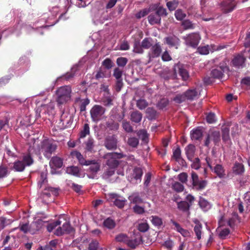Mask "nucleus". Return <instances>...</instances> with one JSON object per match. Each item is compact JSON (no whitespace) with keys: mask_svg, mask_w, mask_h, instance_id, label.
<instances>
[{"mask_svg":"<svg viewBox=\"0 0 250 250\" xmlns=\"http://www.w3.org/2000/svg\"><path fill=\"white\" fill-rule=\"evenodd\" d=\"M36 151L38 154L42 153L44 157L50 158L57 148V143L52 140L44 139L40 144L36 143Z\"/></svg>","mask_w":250,"mask_h":250,"instance_id":"nucleus-1","label":"nucleus"},{"mask_svg":"<svg viewBox=\"0 0 250 250\" xmlns=\"http://www.w3.org/2000/svg\"><path fill=\"white\" fill-rule=\"evenodd\" d=\"M71 87L69 85L61 86L56 91L57 102L59 104H65L71 99Z\"/></svg>","mask_w":250,"mask_h":250,"instance_id":"nucleus-2","label":"nucleus"},{"mask_svg":"<svg viewBox=\"0 0 250 250\" xmlns=\"http://www.w3.org/2000/svg\"><path fill=\"white\" fill-rule=\"evenodd\" d=\"M36 143L34 142L32 146H30L27 152L23 154L21 161L26 167L31 166L34 162L35 157L38 155L36 151Z\"/></svg>","mask_w":250,"mask_h":250,"instance_id":"nucleus-3","label":"nucleus"},{"mask_svg":"<svg viewBox=\"0 0 250 250\" xmlns=\"http://www.w3.org/2000/svg\"><path fill=\"white\" fill-rule=\"evenodd\" d=\"M185 41V43L187 46L196 48L201 39V37L198 33L194 32L187 35L183 38Z\"/></svg>","mask_w":250,"mask_h":250,"instance_id":"nucleus-4","label":"nucleus"},{"mask_svg":"<svg viewBox=\"0 0 250 250\" xmlns=\"http://www.w3.org/2000/svg\"><path fill=\"white\" fill-rule=\"evenodd\" d=\"M54 107L50 104H42L36 110V117L37 118L42 117L46 118L47 116L53 114Z\"/></svg>","mask_w":250,"mask_h":250,"instance_id":"nucleus-5","label":"nucleus"},{"mask_svg":"<svg viewBox=\"0 0 250 250\" xmlns=\"http://www.w3.org/2000/svg\"><path fill=\"white\" fill-rule=\"evenodd\" d=\"M105 109L100 105H94L90 111L92 120L95 122L99 121L104 114Z\"/></svg>","mask_w":250,"mask_h":250,"instance_id":"nucleus-6","label":"nucleus"},{"mask_svg":"<svg viewBox=\"0 0 250 250\" xmlns=\"http://www.w3.org/2000/svg\"><path fill=\"white\" fill-rule=\"evenodd\" d=\"M162 52V48L160 42H156L152 46L149 51L148 52V62H151L155 58L159 57L161 56Z\"/></svg>","mask_w":250,"mask_h":250,"instance_id":"nucleus-7","label":"nucleus"},{"mask_svg":"<svg viewBox=\"0 0 250 250\" xmlns=\"http://www.w3.org/2000/svg\"><path fill=\"white\" fill-rule=\"evenodd\" d=\"M107 197L109 201L113 202L114 205L120 208H124L126 202V200L124 197L116 193H109Z\"/></svg>","mask_w":250,"mask_h":250,"instance_id":"nucleus-8","label":"nucleus"},{"mask_svg":"<svg viewBox=\"0 0 250 250\" xmlns=\"http://www.w3.org/2000/svg\"><path fill=\"white\" fill-rule=\"evenodd\" d=\"M74 231V229L71 226L70 222L65 221L62 227H59L54 231V234L58 236L64 234H70Z\"/></svg>","mask_w":250,"mask_h":250,"instance_id":"nucleus-9","label":"nucleus"},{"mask_svg":"<svg viewBox=\"0 0 250 250\" xmlns=\"http://www.w3.org/2000/svg\"><path fill=\"white\" fill-rule=\"evenodd\" d=\"M206 161L208 166L211 169L212 172L215 173L219 178H223L225 175V169L223 166L220 164H217L214 167L212 166V161L209 157L206 158Z\"/></svg>","mask_w":250,"mask_h":250,"instance_id":"nucleus-10","label":"nucleus"},{"mask_svg":"<svg viewBox=\"0 0 250 250\" xmlns=\"http://www.w3.org/2000/svg\"><path fill=\"white\" fill-rule=\"evenodd\" d=\"M192 185L194 188L200 190L204 189L207 186V182L206 180H199L198 175L194 171H192L191 173Z\"/></svg>","mask_w":250,"mask_h":250,"instance_id":"nucleus-11","label":"nucleus"},{"mask_svg":"<svg viewBox=\"0 0 250 250\" xmlns=\"http://www.w3.org/2000/svg\"><path fill=\"white\" fill-rule=\"evenodd\" d=\"M246 57L242 54H238L235 55L231 60L232 65L236 68L242 69L246 66Z\"/></svg>","mask_w":250,"mask_h":250,"instance_id":"nucleus-12","label":"nucleus"},{"mask_svg":"<svg viewBox=\"0 0 250 250\" xmlns=\"http://www.w3.org/2000/svg\"><path fill=\"white\" fill-rule=\"evenodd\" d=\"M236 4L235 0H224L220 3V6L221 11L227 14L232 12L235 9Z\"/></svg>","mask_w":250,"mask_h":250,"instance_id":"nucleus-13","label":"nucleus"},{"mask_svg":"<svg viewBox=\"0 0 250 250\" xmlns=\"http://www.w3.org/2000/svg\"><path fill=\"white\" fill-rule=\"evenodd\" d=\"M210 141H212L215 145L220 142V133L219 131H210L208 132L205 141V146L208 147Z\"/></svg>","mask_w":250,"mask_h":250,"instance_id":"nucleus-14","label":"nucleus"},{"mask_svg":"<svg viewBox=\"0 0 250 250\" xmlns=\"http://www.w3.org/2000/svg\"><path fill=\"white\" fill-rule=\"evenodd\" d=\"M164 41L165 43L167 44L170 48L174 47L176 49H178L180 43V39L174 35L165 37L164 39Z\"/></svg>","mask_w":250,"mask_h":250,"instance_id":"nucleus-15","label":"nucleus"},{"mask_svg":"<svg viewBox=\"0 0 250 250\" xmlns=\"http://www.w3.org/2000/svg\"><path fill=\"white\" fill-rule=\"evenodd\" d=\"M104 145L108 150H115L117 147V140L115 135L107 136L104 141Z\"/></svg>","mask_w":250,"mask_h":250,"instance_id":"nucleus-16","label":"nucleus"},{"mask_svg":"<svg viewBox=\"0 0 250 250\" xmlns=\"http://www.w3.org/2000/svg\"><path fill=\"white\" fill-rule=\"evenodd\" d=\"M173 71L175 74L178 73L184 81L187 80L189 77L188 71L184 68L183 65L181 64H177L175 65Z\"/></svg>","mask_w":250,"mask_h":250,"instance_id":"nucleus-17","label":"nucleus"},{"mask_svg":"<svg viewBox=\"0 0 250 250\" xmlns=\"http://www.w3.org/2000/svg\"><path fill=\"white\" fill-rule=\"evenodd\" d=\"M61 122L64 128L71 126L73 122V117L68 113H63L61 117Z\"/></svg>","mask_w":250,"mask_h":250,"instance_id":"nucleus-18","label":"nucleus"},{"mask_svg":"<svg viewBox=\"0 0 250 250\" xmlns=\"http://www.w3.org/2000/svg\"><path fill=\"white\" fill-rule=\"evenodd\" d=\"M172 158L177 162L179 163L181 166H186V162L181 156V150L179 146L177 147L173 151V155Z\"/></svg>","mask_w":250,"mask_h":250,"instance_id":"nucleus-19","label":"nucleus"},{"mask_svg":"<svg viewBox=\"0 0 250 250\" xmlns=\"http://www.w3.org/2000/svg\"><path fill=\"white\" fill-rule=\"evenodd\" d=\"M43 222L42 219H38L37 221L33 222L30 225V233L34 234L39 231L42 227Z\"/></svg>","mask_w":250,"mask_h":250,"instance_id":"nucleus-20","label":"nucleus"},{"mask_svg":"<svg viewBox=\"0 0 250 250\" xmlns=\"http://www.w3.org/2000/svg\"><path fill=\"white\" fill-rule=\"evenodd\" d=\"M195 150V146L192 144H189L185 147V153L189 161H192V159L194 157Z\"/></svg>","mask_w":250,"mask_h":250,"instance_id":"nucleus-21","label":"nucleus"},{"mask_svg":"<svg viewBox=\"0 0 250 250\" xmlns=\"http://www.w3.org/2000/svg\"><path fill=\"white\" fill-rule=\"evenodd\" d=\"M229 124H224L222 126V139L224 142H227L230 140L229 137Z\"/></svg>","mask_w":250,"mask_h":250,"instance_id":"nucleus-22","label":"nucleus"},{"mask_svg":"<svg viewBox=\"0 0 250 250\" xmlns=\"http://www.w3.org/2000/svg\"><path fill=\"white\" fill-rule=\"evenodd\" d=\"M71 155L73 157L76 158L81 165L86 166L87 163L89 162V160H86L81 153L79 151H74L71 153Z\"/></svg>","mask_w":250,"mask_h":250,"instance_id":"nucleus-23","label":"nucleus"},{"mask_svg":"<svg viewBox=\"0 0 250 250\" xmlns=\"http://www.w3.org/2000/svg\"><path fill=\"white\" fill-rule=\"evenodd\" d=\"M86 166H90L89 170L92 173H97L100 168L101 164L97 160H89Z\"/></svg>","mask_w":250,"mask_h":250,"instance_id":"nucleus-24","label":"nucleus"},{"mask_svg":"<svg viewBox=\"0 0 250 250\" xmlns=\"http://www.w3.org/2000/svg\"><path fill=\"white\" fill-rule=\"evenodd\" d=\"M148 22L151 25L160 24L161 18L159 17L155 13H151L147 17Z\"/></svg>","mask_w":250,"mask_h":250,"instance_id":"nucleus-25","label":"nucleus"},{"mask_svg":"<svg viewBox=\"0 0 250 250\" xmlns=\"http://www.w3.org/2000/svg\"><path fill=\"white\" fill-rule=\"evenodd\" d=\"M142 117V114L140 111L136 110L131 112L130 119L132 122L138 124L140 123Z\"/></svg>","mask_w":250,"mask_h":250,"instance_id":"nucleus-26","label":"nucleus"},{"mask_svg":"<svg viewBox=\"0 0 250 250\" xmlns=\"http://www.w3.org/2000/svg\"><path fill=\"white\" fill-rule=\"evenodd\" d=\"M104 158L107 159L106 165L108 167L115 169L119 165V162L113 157L109 156L108 158H105L104 156Z\"/></svg>","mask_w":250,"mask_h":250,"instance_id":"nucleus-27","label":"nucleus"},{"mask_svg":"<svg viewBox=\"0 0 250 250\" xmlns=\"http://www.w3.org/2000/svg\"><path fill=\"white\" fill-rule=\"evenodd\" d=\"M191 138L193 140H199L203 136V131L199 127L191 131Z\"/></svg>","mask_w":250,"mask_h":250,"instance_id":"nucleus-28","label":"nucleus"},{"mask_svg":"<svg viewBox=\"0 0 250 250\" xmlns=\"http://www.w3.org/2000/svg\"><path fill=\"white\" fill-rule=\"evenodd\" d=\"M170 221L171 223L175 226L176 230L180 232L184 237H188L189 236V232L188 230L183 229L179 224L173 220H171Z\"/></svg>","mask_w":250,"mask_h":250,"instance_id":"nucleus-29","label":"nucleus"},{"mask_svg":"<svg viewBox=\"0 0 250 250\" xmlns=\"http://www.w3.org/2000/svg\"><path fill=\"white\" fill-rule=\"evenodd\" d=\"M143 174V171L142 169L139 167H136L133 170L132 177L136 181H139V182H140Z\"/></svg>","mask_w":250,"mask_h":250,"instance_id":"nucleus-30","label":"nucleus"},{"mask_svg":"<svg viewBox=\"0 0 250 250\" xmlns=\"http://www.w3.org/2000/svg\"><path fill=\"white\" fill-rule=\"evenodd\" d=\"M232 170L234 173L236 175H241L244 172L245 168L244 165L238 162H235L232 167Z\"/></svg>","mask_w":250,"mask_h":250,"instance_id":"nucleus-31","label":"nucleus"},{"mask_svg":"<svg viewBox=\"0 0 250 250\" xmlns=\"http://www.w3.org/2000/svg\"><path fill=\"white\" fill-rule=\"evenodd\" d=\"M50 164L55 167L60 168L62 166V160L60 157L55 156L51 158Z\"/></svg>","mask_w":250,"mask_h":250,"instance_id":"nucleus-32","label":"nucleus"},{"mask_svg":"<svg viewBox=\"0 0 250 250\" xmlns=\"http://www.w3.org/2000/svg\"><path fill=\"white\" fill-rule=\"evenodd\" d=\"M25 165L22 161L18 160L15 161L13 164V169L16 171H23L25 167Z\"/></svg>","mask_w":250,"mask_h":250,"instance_id":"nucleus-33","label":"nucleus"},{"mask_svg":"<svg viewBox=\"0 0 250 250\" xmlns=\"http://www.w3.org/2000/svg\"><path fill=\"white\" fill-rule=\"evenodd\" d=\"M190 206L191 204L187 201H180L177 204L178 208L183 212L188 211Z\"/></svg>","mask_w":250,"mask_h":250,"instance_id":"nucleus-34","label":"nucleus"},{"mask_svg":"<svg viewBox=\"0 0 250 250\" xmlns=\"http://www.w3.org/2000/svg\"><path fill=\"white\" fill-rule=\"evenodd\" d=\"M147 118L150 120H155L157 116L156 110L152 107H148L146 110Z\"/></svg>","mask_w":250,"mask_h":250,"instance_id":"nucleus-35","label":"nucleus"},{"mask_svg":"<svg viewBox=\"0 0 250 250\" xmlns=\"http://www.w3.org/2000/svg\"><path fill=\"white\" fill-rule=\"evenodd\" d=\"M154 6H157L156 7L155 13L161 18L162 17H167L168 15V13L167 11V9L162 6H158L157 4H155Z\"/></svg>","mask_w":250,"mask_h":250,"instance_id":"nucleus-36","label":"nucleus"},{"mask_svg":"<svg viewBox=\"0 0 250 250\" xmlns=\"http://www.w3.org/2000/svg\"><path fill=\"white\" fill-rule=\"evenodd\" d=\"M187 99L193 100L198 96V92L195 89H189L185 92Z\"/></svg>","mask_w":250,"mask_h":250,"instance_id":"nucleus-37","label":"nucleus"},{"mask_svg":"<svg viewBox=\"0 0 250 250\" xmlns=\"http://www.w3.org/2000/svg\"><path fill=\"white\" fill-rule=\"evenodd\" d=\"M179 4V1L178 0H172L167 1L166 3V6L170 11L175 10Z\"/></svg>","mask_w":250,"mask_h":250,"instance_id":"nucleus-38","label":"nucleus"},{"mask_svg":"<svg viewBox=\"0 0 250 250\" xmlns=\"http://www.w3.org/2000/svg\"><path fill=\"white\" fill-rule=\"evenodd\" d=\"M153 40L151 38H145L141 42L142 46L146 49H148L152 47Z\"/></svg>","mask_w":250,"mask_h":250,"instance_id":"nucleus-39","label":"nucleus"},{"mask_svg":"<svg viewBox=\"0 0 250 250\" xmlns=\"http://www.w3.org/2000/svg\"><path fill=\"white\" fill-rule=\"evenodd\" d=\"M195 224L196 225L194 228V231L197 236V238L198 240H200L201 238V229L202 228V226L198 221L195 222Z\"/></svg>","mask_w":250,"mask_h":250,"instance_id":"nucleus-40","label":"nucleus"},{"mask_svg":"<svg viewBox=\"0 0 250 250\" xmlns=\"http://www.w3.org/2000/svg\"><path fill=\"white\" fill-rule=\"evenodd\" d=\"M139 138L144 143H147L148 142V134L146 130L142 129L140 130L138 132Z\"/></svg>","mask_w":250,"mask_h":250,"instance_id":"nucleus-41","label":"nucleus"},{"mask_svg":"<svg viewBox=\"0 0 250 250\" xmlns=\"http://www.w3.org/2000/svg\"><path fill=\"white\" fill-rule=\"evenodd\" d=\"M67 172L68 174H72L74 176H80V169L78 167L75 166H71L67 168Z\"/></svg>","mask_w":250,"mask_h":250,"instance_id":"nucleus-42","label":"nucleus"},{"mask_svg":"<svg viewBox=\"0 0 250 250\" xmlns=\"http://www.w3.org/2000/svg\"><path fill=\"white\" fill-rule=\"evenodd\" d=\"M47 182V172L46 171H42L40 173V179L38 181V186L42 188Z\"/></svg>","mask_w":250,"mask_h":250,"instance_id":"nucleus-43","label":"nucleus"},{"mask_svg":"<svg viewBox=\"0 0 250 250\" xmlns=\"http://www.w3.org/2000/svg\"><path fill=\"white\" fill-rule=\"evenodd\" d=\"M128 199L131 202L135 204H139L143 202L142 199L137 193H134L131 195L129 196Z\"/></svg>","mask_w":250,"mask_h":250,"instance_id":"nucleus-44","label":"nucleus"},{"mask_svg":"<svg viewBox=\"0 0 250 250\" xmlns=\"http://www.w3.org/2000/svg\"><path fill=\"white\" fill-rule=\"evenodd\" d=\"M103 224L105 227L110 229H113L116 226L115 221L110 218L106 219Z\"/></svg>","mask_w":250,"mask_h":250,"instance_id":"nucleus-45","label":"nucleus"},{"mask_svg":"<svg viewBox=\"0 0 250 250\" xmlns=\"http://www.w3.org/2000/svg\"><path fill=\"white\" fill-rule=\"evenodd\" d=\"M139 139L135 137H131L128 138L127 144L132 147H137L139 145Z\"/></svg>","mask_w":250,"mask_h":250,"instance_id":"nucleus-46","label":"nucleus"},{"mask_svg":"<svg viewBox=\"0 0 250 250\" xmlns=\"http://www.w3.org/2000/svg\"><path fill=\"white\" fill-rule=\"evenodd\" d=\"M122 127L124 130L127 133H131L133 131V127L129 121L123 120L122 121Z\"/></svg>","mask_w":250,"mask_h":250,"instance_id":"nucleus-47","label":"nucleus"},{"mask_svg":"<svg viewBox=\"0 0 250 250\" xmlns=\"http://www.w3.org/2000/svg\"><path fill=\"white\" fill-rule=\"evenodd\" d=\"M74 75H75V72L71 70L70 72H67L65 74L58 78V81H60V80L69 81L70 79H71L72 78H73L74 77Z\"/></svg>","mask_w":250,"mask_h":250,"instance_id":"nucleus-48","label":"nucleus"},{"mask_svg":"<svg viewBox=\"0 0 250 250\" xmlns=\"http://www.w3.org/2000/svg\"><path fill=\"white\" fill-rule=\"evenodd\" d=\"M106 125L107 127L111 130H117L119 127V124L112 120L107 121Z\"/></svg>","mask_w":250,"mask_h":250,"instance_id":"nucleus-49","label":"nucleus"},{"mask_svg":"<svg viewBox=\"0 0 250 250\" xmlns=\"http://www.w3.org/2000/svg\"><path fill=\"white\" fill-rule=\"evenodd\" d=\"M210 74L213 78L219 79H221L224 75V73H222V71L217 68L213 69L211 71Z\"/></svg>","mask_w":250,"mask_h":250,"instance_id":"nucleus-50","label":"nucleus"},{"mask_svg":"<svg viewBox=\"0 0 250 250\" xmlns=\"http://www.w3.org/2000/svg\"><path fill=\"white\" fill-rule=\"evenodd\" d=\"M94 141L92 138H89L85 142V149L89 152H92L94 147Z\"/></svg>","mask_w":250,"mask_h":250,"instance_id":"nucleus-51","label":"nucleus"},{"mask_svg":"<svg viewBox=\"0 0 250 250\" xmlns=\"http://www.w3.org/2000/svg\"><path fill=\"white\" fill-rule=\"evenodd\" d=\"M238 216L236 213H234L232 216L229 219L228 221V225L232 229H234L235 226V224L237 220L238 219Z\"/></svg>","mask_w":250,"mask_h":250,"instance_id":"nucleus-52","label":"nucleus"},{"mask_svg":"<svg viewBox=\"0 0 250 250\" xmlns=\"http://www.w3.org/2000/svg\"><path fill=\"white\" fill-rule=\"evenodd\" d=\"M140 239L139 238L130 240L128 238L126 244L129 247L134 249L140 244Z\"/></svg>","mask_w":250,"mask_h":250,"instance_id":"nucleus-53","label":"nucleus"},{"mask_svg":"<svg viewBox=\"0 0 250 250\" xmlns=\"http://www.w3.org/2000/svg\"><path fill=\"white\" fill-rule=\"evenodd\" d=\"M62 222V221L59 219L56 221L48 224L46 227L47 231L51 232L56 227L60 225Z\"/></svg>","mask_w":250,"mask_h":250,"instance_id":"nucleus-54","label":"nucleus"},{"mask_svg":"<svg viewBox=\"0 0 250 250\" xmlns=\"http://www.w3.org/2000/svg\"><path fill=\"white\" fill-rule=\"evenodd\" d=\"M174 15L178 21H182L186 17V14L181 9L176 10Z\"/></svg>","mask_w":250,"mask_h":250,"instance_id":"nucleus-55","label":"nucleus"},{"mask_svg":"<svg viewBox=\"0 0 250 250\" xmlns=\"http://www.w3.org/2000/svg\"><path fill=\"white\" fill-rule=\"evenodd\" d=\"M90 133V128L88 124H84L83 129L80 132V138H84L87 135Z\"/></svg>","mask_w":250,"mask_h":250,"instance_id":"nucleus-56","label":"nucleus"},{"mask_svg":"<svg viewBox=\"0 0 250 250\" xmlns=\"http://www.w3.org/2000/svg\"><path fill=\"white\" fill-rule=\"evenodd\" d=\"M209 50L210 47L208 45L203 46H199L197 48L198 52L201 55H208L209 54Z\"/></svg>","mask_w":250,"mask_h":250,"instance_id":"nucleus-57","label":"nucleus"},{"mask_svg":"<svg viewBox=\"0 0 250 250\" xmlns=\"http://www.w3.org/2000/svg\"><path fill=\"white\" fill-rule=\"evenodd\" d=\"M136 105L140 110H143L148 106V103L145 100L140 99L137 101Z\"/></svg>","mask_w":250,"mask_h":250,"instance_id":"nucleus-58","label":"nucleus"},{"mask_svg":"<svg viewBox=\"0 0 250 250\" xmlns=\"http://www.w3.org/2000/svg\"><path fill=\"white\" fill-rule=\"evenodd\" d=\"M151 218V222L154 226L159 227L162 225L163 222L161 218L157 216H152Z\"/></svg>","mask_w":250,"mask_h":250,"instance_id":"nucleus-59","label":"nucleus"},{"mask_svg":"<svg viewBox=\"0 0 250 250\" xmlns=\"http://www.w3.org/2000/svg\"><path fill=\"white\" fill-rule=\"evenodd\" d=\"M191 162H192L191 165V167L192 168L195 170H198L201 167V164L199 158H196L194 160L192 159Z\"/></svg>","mask_w":250,"mask_h":250,"instance_id":"nucleus-60","label":"nucleus"},{"mask_svg":"<svg viewBox=\"0 0 250 250\" xmlns=\"http://www.w3.org/2000/svg\"><path fill=\"white\" fill-rule=\"evenodd\" d=\"M183 28L185 30L191 29L194 28V24L188 20H185L182 24Z\"/></svg>","mask_w":250,"mask_h":250,"instance_id":"nucleus-61","label":"nucleus"},{"mask_svg":"<svg viewBox=\"0 0 250 250\" xmlns=\"http://www.w3.org/2000/svg\"><path fill=\"white\" fill-rule=\"evenodd\" d=\"M127 62H128L127 59L126 58H125V57H119L118 58H117V59L116 60V63H117V65L119 67H124V66H125Z\"/></svg>","mask_w":250,"mask_h":250,"instance_id":"nucleus-62","label":"nucleus"},{"mask_svg":"<svg viewBox=\"0 0 250 250\" xmlns=\"http://www.w3.org/2000/svg\"><path fill=\"white\" fill-rule=\"evenodd\" d=\"M149 12L150 10L148 9H143L142 10L140 11L139 12L136 14L135 17L138 19H140L146 16L149 13Z\"/></svg>","mask_w":250,"mask_h":250,"instance_id":"nucleus-63","label":"nucleus"},{"mask_svg":"<svg viewBox=\"0 0 250 250\" xmlns=\"http://www.w3.org/2000/svg\"><path fill=\"white\" fill-rule=\"evenodd\" d=\"M99 242L96 240H92L89 244V250H98L99 248Z\"/></svg>","mask_w":250,"mask_h":250,"instance_id":"nucleus-64","label":"nucleus"}]
</instances>
